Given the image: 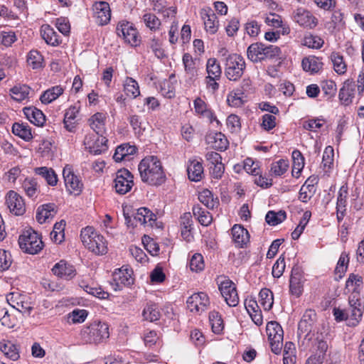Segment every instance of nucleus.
<instances>
[{
	"label": "nucleus",
	"instance_id": "nucleus-1",
	"mask_svg": "<svg viewBox=\"0 0 364 364\" xmlns=\"http://www.w3.org/2000/svg\"><path fill=\"white\" fill-rule=\"evenodd\" d=\"M138 170L142 181L151 186H159L165 181L161 163L156 156L144 158L138 166Z\"/></svg>",
	"mask_w": 364,
	"mask_h": 364
},
{
	"label": "nucleus",
	"instance_id": "nucleus-2",
	"mask_svg": "<svg viewBox=\"0 0 364 364\" xmlns=\"http://www.w3.org/2000/svg\"><path fill=\"white\" fill-rule=\"evenodd\" d=\"M347 309H333V316L337 321H348L349 326H356L362 318L364 305L356 294L350 295Z\"/></svg>",
	"mask_w": 364,
	"mask_h": 364
},
{
	"label": "nucleus",
	"instance_id": "nucleus-3",
	"mask_svg": "<svg viewBox=\"0 0 364 364\" xmlns=\"http://www.w3.org/2000/svg\"><path fill=\"white\" fill-rule=\"evenodd\" d=\"M109 336L108 324L100 321H95L84 326L80 331L82 341L90 344H97L105 341Z\"/></svg>",
	"mask_w": 364,
	"mask_h": 364
},
{
	"label": "nucleus",
	"instance_id": "nucleus-4",
	"mask_svg": "<svg viewBox=\"0 0 364 364\" xmlns=\"http://www.w3.org/2000/svg\"><path fill=\"white\" fill-rule=\"evenodd\" d=\"M80 237L84 246L95 254L102 255L107 252V241L92 227L83 228Z\"/></svg>",
	"mask_w": 364,
	"mask_h": 364
},
{
	"label": "nucleus",
	"instance_id": "nucleus-5",
	"mask_svg": "<svg viewBox=\"0 0 364 364\" xmlns=\"http://www.w3.org/2000/svg\"><path fill=\"white\" fill-rule=\"evenodd\" d=\"M18 245L23 252L30 255L38 254L44 247L41 237L32 229L23 232L19 236Z\"/></svg>",
	"mask_w": 364,
	"mask_h": 364
},
{
	"label": "nucleus",
	"instance_id": "nucleus-6",
	"mask_svg": "<svg viewBox=\"0 0 364 364\" xmlns=\"http://www.w3.org/2000/svg\"><path fill=\"white\" fill-rule=\"evenodd\" d=\"M245 67L242 56L236 53L230 54L225 60V75L229 80L237 81L242 76Z\"/></svg>",
	"mask_w": 364,
	"mask_h": 364
},
{
	"label": "nucleus",
	"instance_id": "nucleus-7",
	"mask_svg": "<svg viewBox=\"0 0 364 364\" xmlns=\"http://www.w3.org/2000/svg\"><path fill=\"white\" fill-rule=\"evenodd\" d=\"M266 331L272 351L275 354L281 352L283 346L284 331L277 321H269L267 324Z\"/></svg>",
	"mask_w": 364,
	"mask_h": 364
},
{
	"label": "nucleus",
	"instance_id": "nucleus-8",
	"mask_svg": "<svg viewBox=\"0 0 364 364\" xmlns=\"http://www.w3.org/2000/svg\"><path fill=\"white\" fill-rule=\"evenodd\" d=\"M218 289L229 306H236L239 303V296L235 284L226 278H219Z\"/></svg>",
	"mask_w": 364,
	"mask_h": 364
},
{
	"label": "nucleus",
	"instance_id": "nucleus-9",
	"mask_svg": "<svg viewBox=\"0 0 364 364\" xmlns=\"http://www.w3.org/2000/svg\"><path fill=\"white\" fill-rule=\"evenodd\" d=\"M218 289L229 306H236L239 303V296L235 284L226 278H219Z\"/></svg>",
	"mask_w": 364,
	"mask_h": 364
},
{
	"label": "nucleus",
	"instance_id": "nucleus-10",
	"mask_svg": "<svg viewBox=\"0 0 364 364\" xmlns=\"http://www.w3.org/2000/svg\"><path fill=\"white\" fill-rule=\"evenodd\" d=\"M117 33L119 37H122L127 43L132 46L139 44V33L134 25L129 21H120L117 26Z\"/></svg>",
	"mask_w": 364,
	"mask_h": 364
},
{
	"label": "nucleus",
	"instance_id": "nucleus-11",
	"mask_svg": "<svg viewBox=\"0 0 364 364\" xmlns=\"http://www.w3.org/2000/svg\"><path fill=\"white\" fill-rule=\"evenodd\" d=\"M107 139L102 135L94 133L88 134L84 139V144L90 153L101 154L107 150Z\"/></svg>",
	"mask_w": 364,
	"mask_h": 364
},
{
	"label": "nucleus",
	"instance_id": "nucleus-12",
	"mask_svg": "<svg viewBox=\"0 0 364 364\" xmlns=\"http://www.w3.org/2000/svg\"><path fill=\"white\" fill-rule=\"evenodd\" d=\"M133 176L127 169H121L117 171L114 178V188L117 193L124 195L131 191L134 186Z\"/></svg>",
	"mask_w": 364,
	"mask_h": 364
},
{
	"label": "nucleus",
	"instance_id": "nucleus-13",
	"mask_svg": "<svg viewBox=\"0 0 364 364\" xmlns=\"http://www.w3.org/2000/svg\"><path fill=\"white\" fill-rule=\"evenodd\" d=\"M63 176L67 191L70 194L79 195L83 187L80 178L74 173L71 166L67 165L63 170Z\"/></svg>",
	"mask_w": 364,
	"mask_h": 364
},
{
	"label": "nucleus",
	"instance_id": "nucleus-14",
	"mask_svg": "<svg viewBox=\"0 0 364 364\" xmlns=\"http://www.w3.org/2000/svg\"><path fill=\"white\" fill-rule=\"evenodd\" d=\"M5 203L9 211L15 215H22L26 212L23 198L14 191H9L6 193Z\"/></svg>",
	"mask_w": 364,
	"mask_h": 364
},
{
	"label": "nucleus",
	"instance_id": "nucleus-15",
	"mask_svg": "<svg viewBox=\"0 0 364 364\" xmlns=\"http://www.w3.org/2000/svg\"><path fill=\"white\" fill-rule=\"evenodd\" d=\"M132 271L127 267H122L114 271L112 275L111 284L114 291L122 289L123 286H129L133 284L134 279L132 277Z\"/></svg>",
	"mask_w": 364,
	"mask_h": 364
},
{
	"label": "nucleus",
	"instance_id": "nucleus-16",
	"mask_svg": "<svg viewBox=\"0 0 364 364\" xmlns=\"http://www.w3.org/2000/svg\"><path fill=\"white\" fill-rule=\"evenodd\" d=\"M186 303L191 311L200 314L208 309L210 305V299L207 294L198 292L189 296Z\"/></svg>",
	"mask_w": 364,
	"mask_h": 364
},
{
	"label": "nucleus",
	"instance_id": "nucleus-17",
	"mask_svg": "<svg viewBox=\"0 0 364 364\" xmlns=\"http://www.w3.org/2000/svg\"><path fill=\"white\" fill-rule=\"evenodd\" d=\"M200 16L203 21L205 31L211 35L217 33L219 28L218 17L210 7L200 9Z\"/></svg>",
	"mask_w": 364,
	"mask_h": 364
},
{
	"label": "nucleus",
	"instance_id": "nucleus-18",
	"mask_svg": "<svg viewBox=\"0 0 364 364\" xmlns=\"http://www.w3.org/2000/svg\"><path fill=\"white\" fill-rule=\"evenodd\" d=\"M93 17L99 26H104L109 23L111 18L109 5L105 1L95 2L92 6Z\"/></svg>",
	"mask_w": 364,
	"mask_h": 364
},
{
	"label": "nucleus",
	"instance_id": "nucleus-19",
	"mask_svg": "<svg viewBox=\"0 0 364 364\" xmlns=\"http://www.w3.org/2000/svg\"><path fill=\"white\" fill-rule=\"evenodd\" d=\"M294 20L301 26L314 28L318 23L317 18L308 10L298 8L294 12Z\"/></svg>",
	"mask_w": 364,
	"mask_h": 364
},
{
	"label": "nucleus",
	"instance_id": "nucleus-20",
	"mask_svg": "<svg viewBox=\"0 0 364 364\" xmlns=\"http://www.w3.org/2000/svg\"><path fill=\"white\" fill-rule=\"evenodd\" d=\"M304 277L299 268H293L289 280V291L292 295L299 297L304 291Z\"/></svg>",
	"mask_w": 364,
	"mask_h": 364
},
{
	"label": "nucleus",
	"instance_id": "nucleus-21",
	"mask_svg": "<svg viewBox=\"0 0 364 364\" xmlns=\"http://www.w3.org/2000/svg\"><path fill=\"white\" fill-rule=\"evenodd\" d=\"M52 272L57 277L67 280L73 279L76 274L75 267L67 264L64 260H60L56 263L52 268Z\"/></svg>",
	"mask_w": 364,
	"mask_h": 364
},
{
	"label": "nucleus",
	"instance_id": "nucleus-22",
	"mask_svg": "<svg viewBox=\"0 0 364 364\" xmlns=\"http://www.w3.org/2000/svg\"><path fill=\"white\" fill-rule=\"evenodd\" d=\"M355 84L350 80L344 82L343 87L339 91V100L341 103L345 106L352 103L355 96Z\"/></svg>",
	"mask_w": 364,
	"mask_h": 364
},
{
	"label": "nucleus",
	"instance_id": "nucleus-23",
	"mask_svg": "<svg viewBox=\"0 0 364 364\" xmlns=\"http://www.w3.org/2000/svg\"><path fill=\"white\" fill-rule=\"evenodd\" d=\"M156 220V216L149 209L145 207H141L137 209L136 213L134 216V220L140 224L147 225L153 227Z\"/></svg>",
	"mask_w": 364,
	"mask_h": 364
},
{
	"label": "nucleus",
	"instance_id": "nucleus-24",
	"mask_svg": "<svg viewBox=\"0 0 364 364\" xmlns=\"http://www.w3.org/2000/svg\"><path fill=\"white\" fill-rule=\"evenodd\" d=\"M232 240L238 247H243L250 240L248 231L241 225H235L231 230Z\"/></svg>",
	"mask_w": 364,
	"mask_h": 364
},
{
	"label": "nucleus",
	"instance_id": "nucleus-25",
	"mask_svg": "<svg viewBox=\"0 0 364 364\" xmlns=\"http://www.w3.org/2000/svg\"><path fill=\"white\" fill-rule=\"evenodd\" d=\"M23 112L27 119L38 127L43 126L46 122V117L43 112L34 107H26Z\"/></svg>",
	"mask_w": 364,
	"mask_h": 364
},
{
	"label": "nucleus",
	"instance_id": "nucleus-26",
	"mask_svg": "<svg viewBox=\"0 0 364 364\" xmlns=\"http://www.w3.org/2000/svg\"><path fill=\"white\" fill-rule=\"evenodd\" d=\"M181 235L184 240L191 242L193 239L192 234L193 220L191 213H185L181 217Z\"/></svg>",
	"mask_w": 364,
	"mask_h": 364
},
{
	"label": "nucleus",
	"instance_id": "nucleus-27",
	"mask_svg": "<svg viewBox=\"0 0 364 364\" xmlns=\"http://www.w3.org/2000/svg\"><path fill=\"white\" fill-rule=\"evenodd\" d=\"M183 64L184 65L186 77L188 82H193L198 76V70L196 67V63L193 57L189 53H185L183 55Z\"/></svg>",
	"mask_w": 364,
	"mask_h": 364
},
{
	"label": "nucleus",
	"instance_id": "nucleus-28",
	"mask_svg": "<svg viewBox=\"0 0 364 364\" xmlns=\"http://www.w3.org/2000/svg\"><path fill=\"white\" fill-rule=\"evenodd\" d=\"M56 213L55 205L54 203H47L41 205L36 211V220L42 224L50 218H53Z\"/></svg>",
	"mask_w": 364,
	"mask_h": 364
},
{
	"label": "nucleus",
	"instance_id": "nucleus-29",
	"mask_svg": "<svg viewBox=\"0 0 364 364\" xmlns=\"http://www.w3.org/2000/svg\"><path fill=\"white\" fill-rule=\"evenodd\" d=\"M41 34L46 43L52 46H57L61 42L57 32L49 25H43L41 28Z\"/></svg>",
	"mask_w": 364,
	"mask_h": 364
},
{
	"label": "nucleus",
	"instance_id": "nucleus-30",
	"mask_svg": "<svg viewBox=\"0 0 364 364\" xmlns=\"http://www.w3.org/2000/svg\"><path fill=\"white\" fill-rule=\"evenodd\" d=\"M301 65L304 71L316 73L322 69L323 63L321 58L314 55H309L302 60Z\"/></svg>",
	"mask_w": 364,
	"mask_h": 364
},
{
	"label": "nucleus",
	"instance_id": "nucleus-31",
	"mask_svg": "<svg viewBox=\"0 0 364 364\" xmlns=\"http://www.w3.org/2000/svg\"><path fill=\"white\" fill-rule=\"evenodd\" d=\"M193 104L195 111L197 114L206 118L210 122L216 121L217 123H219V121L216 119L212 110L208 108L207 105L201 98L197 97L194 100Z\"/></svg>",
	"mask_w": 364,
	"mask_h": 364
},
{
	"label": "nucleus",
	"instance_id": "nucleus-32",
	"mask_svg": "<svg viewBox=\"0 0 364 364\" xmlns=\"http://www.w3.org/2000/svg\"><path fill=\"white\" fill-rule=\"evenodd\" d=\"M265 44L262 43H252L247 50V55L250 60L253 63L263 61Z\"/></svg>",
	"mask_w": 364,
	"mask_h": 364
},
{
	"label": "nucleus",
	"instance_id": "nucleus-33",
	"mask_svg": "<svg viewBox=\"0 0 364 364\" xmlns=\"http://www.w3.org/2000/svg\"><path fill=\"white\" fill-rule=\"evenodd\" d=\"M188 178L193 181H200L203 176V166L200 161L190 160L187 167Z\"/></svg>",
	"mask_w": 364,
	"mask_h": 364
},
{
	"label": "nucleus",
	"instance_id": "nucleus-34",
	"mask_svg": "<svg viewBox=\"0 0 364 364\" xmlns=\"http://www.w3.org/2000/svg\"><path fill=\"white\" fill-rule=\"evenodd\" d=\"M64 92V88L60 85L53 86L44 91L40 97L43 104L48 105L58 99Z\"/></svg>",
	"mask_w": 364,
	"mask_h": 364
},
{
	"label": "nucleus",
	"instance_id": "nucleus-35",
	"mask_svg": "<svg viewBox=\"0 0 364 364\" xmlns=\"http://www.w3.org/2000/svg\"><path fill=\"white\" fill-rule=\"evenodd\" d=\"M0 350L6 358L16 361L20 358L19 350L17 346L9 341L0 342Z\"/></svg>",
	"mask_w": 364,
	"mask_h": 364
},
{
	"label": "nucleus",
	"instance_id": "nucleus-36",
	"mask_svg": "<svg viewBox=\"0 0 364 364\" xmlns=\"http://www.w3.org/2000/svg\"><path fill=\"white\" fill-rule=\"evenodd\" d=\"M106 118V114L102 112H97L90 118V126L95 132V134H100L103 133Z\"/></svg>",
	"mask_w": 364,
	"mask_h": 364
},
{
	"label": "nucleus",
	"instance_id": "nucleus-37",
	"mask_svg": "<svg viewBox=\"0 0 364 364\" xmlns=\"http://www.w3.org/2000/svg\"><path fill=\"white\" fill-rule=\"evenodd\" d=\"M35 173L43 178L49 186H55L58 183V176L51 168L42 166L35 168Z\"/></svg>",
	"mask_w": 364,
	"mask_h": 364
},
{
	"label": "nucleus",
	"instance_id": "nucleus-38",
	"mask_svg": "<svg viewBox=\"0 0 364 364\" xmlns=\"http://www.w3.org/2000/svg\"><path fill=\"white\" fill-rule=\"evenodd\" d=\"M198 200L208 208L212 210L219 205L218 197H214L213 193L208 189H204L199 193Z\"/></svg>",
	"mask_w": 364,
	"mask_h": 364
},
{
	"label": "nucleus",
	"instance_id": "nucleus-39",
	"mask_svg": "<svg viewBox=\"0 0 364 364\" xmlns=\"http://www.w3.org/2000/svg\"><path fill=\"white\" fill-rule=\"evenodd\" d=\"M31 88L26 85H17L10 90V95L14 100L21 102L28 98Z\"/></svg>",
	"mask_w": 364,
	"mask_h": 364
},
{
	"label": "nucleus",
	"instance_id": "nucleus-40",
	"mask_svg": "<svg viewBox=\"0 0 364 364\" xmlns=\"http://www.w3.org/2000/svg\"><path fill=\"white\" fill-rule=\"evenodd\" d=\"M12 132L26 141H29L33 139L31 128L27 124L23 123H14L12 126Z\"/></svg>",
	"mask_w": 364,
	"mask_h": 364
},
{
	"label": "nucleus",
	"instance_id": "nucleus-41",
	"mask_svg": "<svg viewBox=\"0 0 364 364\" xmlns=\"http://www.w3.org/2000/svg\"><path fill=\"white\" fill-rule=\"evenodd\" d=\"M124 92L127 97L133 99L140 95L139 86L138 82L130 77H127L124 81Z\"/></svg>",
	"mask_w": 364,
	"mask_h": 364
},
{
	"label": "nucleus",
	"instance_id": "nucleus-42",
	"mask_svg": "<svg viewBox=\"0 0 364 364\" xmlns=\"http://www.w3.org/2000/svg\"><path fill=\"white\" fill-rule=\"evenodd\" d=\"M22 188L26 196L31 198L37 197L39 193V186L35 178H26L22 183Z\"/></svg>",
	"mask_w": 364,
	"mask_h": 364
},
{
	"label": "nucleus",
	"instance_id": "nucleus-43",
	"mask_svg": "<svg viewBox=\"0 0 364 364\" xmlns=\"http://www.w3.org/2000/svg\"><path fill=\"white\" fill-rule=\"evenodd\" d=\"M160 311L158 306L154 303H148L142 311L144 320L150 322L158 321L160 318Z\"/></svg>",
	"mask_w": 364,
	"mask_h": 364
},
{
	"label": "nucleus",
	"instance_id": "nucleus-44",
	"mask_svg": "<svg viewBox=\"0 0 364 364\" xmlns=\"http://www.w3.org/2000/svg\"><path fill=\"white\" fill-rule=\"evenodd\" d=\"M333 63L334 71L338 75H343L347 71V65L344 61L343 57L338 52H333L330 55Z\"/></svg>",
	"mask_w": 364,
	"mask_h": 364
},
{
	"label": "nucleus",
	"instance_id": "nucleus-45",
	"mask_svg": "<svg viewBox=\"0 0 364 364\" xmlns=\"http://www.w3.org/2000/svg\"><path fill=\"white\" fill-rule=\"evenodd\" d=\"M363 284V277L358 274H355L351 273L349 274L348 279L346 282V289H347L349 291L352 290L353 293L351 295L356 294L357 297H358V290L362 287Z\"/></svg>",
	"mask_w": 364,
	"mask_h": 364
},
{
	"label": "nucleus",
	"instance_id": "nucleus-46",
	"mask_svg": "<svg viewBox=\"0 0 364 364\" xmlns=\"http://www.w3.org/2000/svg\"><path fill=\"white\" fill-rule=\"evenodd\" d=\"M259 301L265 311H269L274 304L273 293L267 288L261 289L259 294Z\"/></svg>",
	"mask_w": 364,
	"mask_h": 364
},
{
	"label": "nucleus",
	"instance_id": "nucleus-47",
	"mask_svg": "<svg viewBox=\"0 0 364 364\" xmlns=\"http://www.w3.org/2000/svg\"><path fill=\"white\" fill-rule=\"evenodd\" d=\"M206 71L209 78L220 79L222 70L216 58H209L206 64Z\"/></svg>",
	"mask_w": 364,
	"mask_h": 364
},
{
	"label": "nucleus",
	"instance_id": "nucleus-48",
	"mask_svg": "<svg viewBox=\"0 0 364 364\" xmlns=\"http://www.w3.org/2000/svg\"><path fill=\"white\" fill-rule=\"evenodd\" d=\"M27 63L33 69H40L44 66L43 57L37 50H31L28 53Z\"/></svg>",
	"mask_w": 364,
	"mask_h": 364
},
{
	"label": "nucleus",
	"instance_id": "nucleus-49",
	"mask_svg": "<svg viewBox=\"0 0 364 364\" xmlns=\"http://www.w3.org/2000/svg\"><path fill=\"white\" fill-rule=\"evenodd\" d=\"M193 213L197 218L198 222L203 226H208L212 222L213 218L211 214L199 205L193 206Z\"/></svg>",
	"mask_w": 364,
	"mask_h": 364
},
{
	"label": "nucleus",
	"instance_id": "nucleus-50",
	"mask_svg": "<svg viewBox=\"0 0 364 364\" xmlns=\"http://www.w3.org/2000/svg\"><path fill=\"white\" fill-rule=\"evenodd\" d=\"M65 227V221L63 220L54 225L53 229L50 232V238L54 242L60 244L63 241Z\"/></svg>",
	"mask_w": 364,
	"mask_h": 364
},
{
	"label": "nucleus",
	"instance_id": "nucleus-51",
	"mask_svg": "<svg viewBox=\"0 0 364 364\" xmlns=\"http://www.w3.org/2000/svg\"><path fill=\"white\" fill-rule=\"evenodd\" d=\"M316 314L313 309H307L304 312L303 317L299 323V329L304 328L305 331H310L311 326L316 319Z\"/></svg>",
	"mask_w": 364,
	"mask_h": 364
},
{
	"label": "nucleus",
	"instance_id": "nucleus-52",
	"mask_svg": "<svg viewBox=\"0 0 364 364\" xmlns=\"http://www.w3.org/2000/svg\"><path fill=\"white\" fill-rule=\"evenodd\" d=\"M245 95L244 92L240 90H237L230 92L227 97V102L228 105L234 107H240L245 102Z\"/></svg>",
	"mask_w": 364,
	"mask_h": 364
},
{
	"label": "nucleus",
	"instance_id": "nucleus-53",
	"mask_svg": "<svg viewBox=\"0 0 364 364\" xmlns=\"http://www.w3.org/2000/svg\"><path fill=\"white\" fill-rule=\"evenodd\" d=\"M287 218V214L285 211L279 210L278 212H274L273 210H270L267 212L265 216V220L267 223L269 225H277L284 221Z\"/></svg>",
	"mask_w": 364,
	"mask_h": 364
},
{
	"label": "nucleus",
	"instance_id": "nucleus-54",
	"mask_svg": "<svg viewBox=\"0 0 364 364\" xmlns=\"http://www.w3.org/2000/svg\"><path fill=\"white\" fill-rule=\"evenodd\" d=\"M209 320L213 331L217 334L220 333L224 328V323L219 313L215 311H211L209 314Z\"/></svg>",
	"mask_w": 364,
	"mask_h": 364
},
{
	"label": "nucleus",
	"instance_id": "nucleus-55",
	"mask_svg": "<svg viewBox=\"0 0 364 364\" xmlns=\"http://www.w3.org/2000/svg\"><path fill=\"white\" fill-rule=\"evenodd\" d=\"M143 21L146 26L151 31L159 30L161 25V20L154 14L146 13L143 16Z\"/></svg>",
	"mask_w": 364,
	"mask_h": 364
},
{
	"label": "nucleus",
	"instance_id": "nucleus-56",
	"mask_svg": "<svg viewBox=\"0 0 364 364\" xmlns=\"http://www.w3.org/2000/svg\"><path fill=\"white\" fill-rule=\"evenodd\" d=\"M348 186H342L338 193L336 210L342 212L346 210L347 198H348Z\"/></svg>",
	"mask_w": 364,
	"mask_h": 364
},
{
	"label": "nucleus",
	"instance_id": "nucleus-57",
	"mask_svg": "<svg viewBox=\"0 0 364 364\" xmlns=\"http://www.w3.org/2000/svg\"><path fill=\"white\" fill-rule=\"evenodd\" d=\"M148 46L158 58L162 59L166 57L164 50L162 48V43L156 36H153L150 39Z\"/></svg>",
	"mask_w": 364,
	"mask_h": 364
},
{
	"label": "nucleus",
	"instance_id": "nucleus-58",
	"mask_svg": "<svg viewBox=\"0 0 364 364\" xmlns=\"http://www.w3.org/2000/svg\"><path fill=\"white\" fill-rule=\"evenodd\" d=\"M282 50L279 47L274 45L264 46L263 61L281 58Z\"/></svg>",
	"mask_w": 364,
	"mask_h": 364
},
{
	"label": "nucleus",
	"instance_id": "nucleus-59",
	"mask_svg": "<svg viewBox=\"0 0 364 364\" xmlns=\"http://www.w3.org/2000/svg\"><path fill=\"white\" fill-rule=\"evenodd\" d=\"M159 91L163 96L168 99L175 96V87L169 80H164L159 82Z\"/></svg>",
	"mask_w": 364,
	"mask_h": 364
},
{
	"label": "nucleus",
	"instance_id": "nucleus-60",
	"mask_svg": "<svg viewBox=\"0 0 364 364\" xmlns=\"http://www.w3.org/2000/svg\"><path fill=\"white\" fill-rule=\"evenodd\" d=\"M88 312L85 309H74L68 315V319L72 323H82L87 318Z\"/></svg>",
	"mask_w": 364,
	"mask_h": 364
},
{
	"label": "nucleus",
	"instance_id": "nucleus-61",
	"mask_svg": "<svg viewBox=\"0 0 364 364\" xmlns=\"http://www.w3.org/2000/svg\"><path fill=\"white\" fill-rule=\"evenodd\" d=\"M289 168L288 161L284 159H279V161L274 162L271 165V172L275 176H280L283 175Z\"/></svg>",
	"mask_w": 364,
	"mask_h": 364
},
{
	"label": "nucleus",
	"instance_id": "nucleus-62",
	"mask_svg": "<svg viewBox=\"0 0 364 364\" xmlns=\"http://www.w3.org/2000/svg\"><path fill=\"white\" fill-rule=\"evenodd\" d=\"M293 158V168H292V176H295V170H297V173H301L304 166V159L301 153L298 150H294L292 152Z\"/></svg>",
	"mask_w": 364,
	"mask_h": 364
},
{
	"label": "nucleus",
	"instance_id": "nucleus-63",
	"mask_svg": "<svg viewBox=\"0 0 364 364\" xmlns=\"http://www.w3.org/2000/svg\"><path fill=\"white\" fill-rule=\"evenodd\" d=\"M27 297V295L20 294L17 291L11 292L6 296V301L11 306L16 308L19 304L23 303Z\"/></svg>",
	"mask_w": 364,
	"mask_h": 364
},
{
	"label": "nucleus",
	"instance_id": "nucleus-64",
	"mask_svg": "<svg viewBox=\"0 0 364 364\" xmlns=\"http://www.w3.org/2000/svg\"><path fill=\"white\" fill-rule=\"evenodd\" d=\"M190 268L193 272H200L204 269L203 257L200 254H195L191 259Z\"/></svg>",
	"mask_w": 364,
	"mask_h": 364
}]
</instances>
